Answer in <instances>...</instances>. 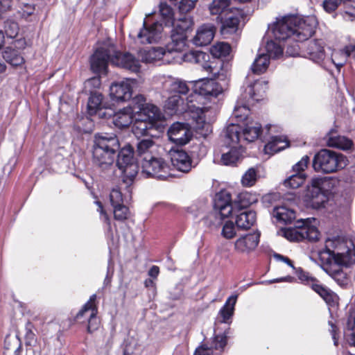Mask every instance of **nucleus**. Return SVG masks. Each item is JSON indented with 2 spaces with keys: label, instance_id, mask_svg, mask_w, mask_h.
<instances>
[{
  "label": "nucleus",
  "instance_id": "nucleus-14",
  "mask_svg": "<svg viewBox=\"0 0 355 355\" xmlns=\"http://www.w3.org/2000/svg\"><path fill=\"white\" fill-rule=\"evenodd\" d=\"M323 184V178H314L307 186L305 199L307 204L313 209L320 208L328 200L325 192L322 190Z\"/></svg>",
  "mask_w": 355,
  "mask_h": 355
},
{
  "label": "nucleus",
  "instance_id": "nucleus-52",
  "mask_svg": "<svg viewBox=\"0 0 355 355\" xmlns=\"http://www.w3.org/2000/svg\"><path fill=\"white\" fill-rule=\"evenodd\" d=\"M257 180V172L254 168H250L243 175L241 184L243 187H250L253 186Z\"/></svg>",
  "mask_w": 355,
  "mask_h": 355
},
{
  "label": "nucleus",
  "instance_id": "nucleus-11",
  "mask_svg": "<svg viewBox=\"0 0 355 355\" xmlns=\"http://www.w3.org/2000/svg\"><path fill=\"white\" fill-rule=\"evenodd\" d=\"M142 173L147 178L165 180L171 177L170 166L168 163L157 155L153 157L147 156V159L141 161Z\"/></svg>",
  "mask_w": 355,
  "mask_h": 355
},
{
  "label": "nucleus",
  "instance_id": "nucleus-4",
  "mask_svg": "<svg viewBox=\"0 0 355 355\" xmlns=\"http://www.w3.org/2000/svg\"><path fill=\"white\" fill-rule=\"evenodd\" d=\"M322 266L349 268L355 263V248L351 240L341 236L328 238L319 252Z\"/></svg>",
  "mask_w": 355,
  "mask_h": 355
},
{
  "label": "nucleus",
  "instance_id": "nucleus-5",
  "mask_svg": "<svg viewBox=\"0 0 355 355\" xmlns=\"http://www.w3.org/2000/svg\"><path fill=\"white\" fill-rule=\"evenodd\" d=\"M133 101L138 104L139 112L135 115L132 131L137 137L151 135L150 132L155 122L161 121L163 115L155 105L146 103L143 95H138Z\"/></svg>",
  "mask_w": 355,
  "mask_h": 355
},
{
  "label": "nucleus",
  "instance_id": "nucleus-54",
  "mask_svg": "<svg viewBox=\"0 0 355 355\" xmlns=\"http://www.w3.org/2000/svg\"><path fill=\"white\" fill-rule=\"evenodd\" d=\"M19 26L18 24L13 20L8 19L5 21L4 24V31L7 37L9 38H15L19 33Z\"/></svg>",
  "mask_w": 355,
  "mask_h": 355
},
{
  "label": "nucleus",
  "instance_id": "nucleus-18",
  "mask_svg": "<svg viewBox=\"0 0 355 355\" xmlns=\"http://www.w3.org/2000/svg\"><path fill=\"white\" fill-rule=\"evenodd\" d=\"M139 56L141 61L146 63L171 64L175 62L171 57L170 52L161 46L141 49L139 51Z\"/></svg>",
  "mask_w": 355,
  "mask_h": 355
},
{
  "label": "nucleus",
  "instance_id": "nucleus-37",
  "mask_svg": "<svg viewBox=\"0 0 355 355\" xmlns=\"http://www.w3.org/2000/svg\"><path fill=\"white\" fill-rule=\"evenodd\" d=\"M225 139L229 146L237 145L243 139L241 126L235 123L227 125L225 131Z\"/></svg>",
  "mask_w": 355,
  "mask_h": 355
},
{
  "label": "nucleus",
  "instance_id": "nucleus-38",
  "mask_svg": "<svg viewBox=\"0 0 355 355\" xmlns=\"http://www.w3.org/2000/svg\"><path fill=\"white\" fill-rule=\"evenodd\" d=\"M288 146V141L282 136L272 137L270 140L265 145L266 154L273 155Z\"/></svg>",
  "mask_w": 355,
  "mask_h": 355
},
{
  "label": "nucleus",
  "instance_id": "nucleus-36",
  "mask_svg": "<svg viewBox=\"0 0 355 355\" xmlns=\"http://www.w3.org/2000/svg\"><path fill=\"white\" fill-rule=\"evenodd\" d=\"M309 58L315 63H320L324 58L322 43L318 40H311L306 49Z\"/></svg>",
  "mask_w": 355,
  "mask_h": 355
},
{
  "label": "nucleus",
  "instance_id": "nucleus-59",
  "mask_svg": "<svg viewBox=\"0 0 355 355\" xmlns=\"http://www.w3.org/2000/svg\"><path fill=\"white\" fill-rule=\"evenodd\" d=\"M101 85L100 77L95 76L87 80L85 82V92H96L94 89L99 88Z\"/></svg>",
  "mask_w": 355,
  "mask_h": 355
},
{
  "label": "nucleus",
  "instance_id": "nucleus-35",
  "mask_svg": "<svg viewBox=\"0 0 355 355\" xmlns=\"http://www.w3.org/2000/svg\"><path fill=\"white\" fill-rule=\"evenodd\" d=\"M312 289L318 293L329 306L335 307L338 306L339 297L329 288L320 284H313Z\"/></svg>",
  "mask_w": 355,
  "mask_h": 355
},
{
  "label": "nucleus",
  "instance_id": "nucleus-28",
  "mask_svg": "<svg viewBox=\"0 0 355 355\" xmlns=\"http://www.w3.org/2000/svg\"><path fill=\"white\" fill-rule=\"evenodd\" d=\"M171 42L168 43L165 49L170 52L171 58L176 62L177 55L186 46L187 35L171 31Z\"/></svg>",
  "mask_w": 355,
  "mask_h": 355
},
{
  "label": "nucleus",
  "instance_id": "nucleus-43",
  "mask_svg": "<svg viewBox=\"0 0 355 355\" xmlns=\"http://www.w3.org/2000/svg\"><path fill=\"white\" fill-rule=\"evenodd\" d=\"M270 64V58L265 53H260L252 64L251 69L254 73L261 74L266 71Z\"/></svg>",
  "mask_w": 355,
  "mask_h": 355
},
{
  "label": "nucleus",
  "instance_id": "nucleus-9",
  "mask_svg": "<svg viewBox=\"0 0 355 355\" xmlns=\"http://www.w3.org/2000/svg\"><path fill=\"white\" fill-rule=\"evenodd\" d=\"M347 159L343 154L322 149L314 157L313 166L315 171L331 173L344 168L347 165Z\"/></svg>",
  "mask_w": 355,
  "mask_h": 355
},
{
  "label": "nucleus",
  "instance_id": "nucleus-42",
  "mask_svg": "<svg viewBox=\"0 0 355 355\" xmlns=\"http://www.w3.org/2000/svg\"><path fill=\"white\" fill-rule=\"evenodd\" d=\"M193 21L192 18L189 15H184L178 19H173V24L171 26L173 27L172 31L187 35L186 32L193 25Z\"/></svg>",
  "mask_w": 355,
  "mask_h": 355
},
{
  "label": "nucleus",
  "instance_id": "nucleus-29",
  "mask_svg": "<svg viewBox=\"0 0 355 355\" xmlns=\"http://www.w3.org/2000/svg\"><path fill=\"white\" fill-rule=\"evenodd\" d=\"M209 55L201 51H190L185 53L183 60L185 62L199 64L203 69L208 72H213L211 63L208 62Z\"/></svg>",
  "mask_w": 355,
  "mask_h": 355
},
{
  "label": "nucleus",
  "instance_id": "nucleus-33",
  "mask_svg": "<svg viewBox=\"0 0 355 355\" xmlns=\"http://www.w3.org/2000/svg\"><path fill=\"white\" fill-rule=\"evenodd\" d=\"M327 144L330 147L340 148L342 150H349L353 146V142L349 139L337 135L335 130H331L327 135Z\"/></svg>",
  "mask_w": 355,
  "mask_h": 355
},
{
  "label": "nucleus",
  "instance_id": "nucleus-58",
  "mask_svg": "<svg viewBox=\"0 0 355 355\" xmlns=\"http://www.w3.org/2000/svg\"><path fill=\"white\" fill-rule=\"evenodd\" d=\"M113 209L114 216L116 220L122 221L128 218L130 214L128 207L122 205L113 207Z\"/></svg>",
  "mask_w": 355,
  "mask_h": 355
},
{
  "label": "nucleus",
  "instance_id": "nucleus-10",
  "mask_svg": "<svg viewBox=\"0 0 355 355\" xmlns=\"http://www.w3.org/2000/svg\"><path fill=\"white\" fill-rule=\"evenodd\" d=\"M133 154L132 148L130 146H127L121 149L116 159V166L122 175L123 182L127 187L132 184L139 171Z\"/></svg>",
  "mask_w": 355,
  "mask_h": 355
},
{
  "label": "nucleus",
  "instance_id": "nucleus-62",
  "mask_svg": "<svg viewBox=\"0 0 355 355\" xmlns=\"http://www.w3.org/2000/svg\"><path fill=\"white\" fill-rule=\"evenodd\" d=\"M297 275L299 279L304 284L309 285L312 288L313 284H319L318 282L313 277L309 276V273L303 271L302 270H298L297 271Z\"/></svg>",
  "mask_w": 355,
  "mask_h": 355
},
{
  "label": "nucleus",
  "instance_id": "nucleus-31",
  "mask_svg": "<svg viewBox=\"0 0 355 355\" xmlns=\"http://www.w3.org/2000/svg\"><path fill=\"white\" fill-rule=\"evenodd\" d=\"M241 206L236 214V224L238 228L247 230L250 228L256 222V212L252 210L241 211Z\"/></svg>",
  "mask_w": 355,
  "mask_h": 355
},
{
  "label": "nucleus",
  "instance_id": "nucleus-63",
  "mask_svg": "<svg viewBox=\"0 0 355 355\" xmlns=\"http://www.w3.org/2000/svg\"><path fill=\"white\" fill-rule=\"evenodd\" d=\"M33 326L32 323L29 322L26 323L25 338L26 343L30 345L34 343L36 340L35 334L33 331Z\"/></svg>",
  "mask_w": 355,
  "mask_h": 355
},
{
  "label": "nucleus",
  "instance_id": "nucleus-8",
  "mask_svg": "<svg viewBox=\"0 0 355 355\" xmlns=\"http://www.w3.org/2000/svg\"><path fill=\"white\" fill-rule=\"evenodd\" d=\"M223 83H220L213 78H203L193 81V93L192 94H198L202 97L200 102L196 103L197 105L200 107H207L212 113H205L207 115V121L210 123V118L214 114V110L211 106L207 105L205 101L207 98L215 97L216 98L219 94H221L224 90V87L227 85L225 80H223Z\"/></svg>",
  "mask_w": 355,
  "mask_h": 355
},
{
  "label": "nucleus",
  "instance_id": "nucleus-32",
  "mask_svg": "<svg viewBox=\"0 0 355 355\" xmlns=\"http://www.w3.org/2000/svg\"><path fill=\"white\" fill-rule=\"evenodd\" d=\"M241 130L243 139L248 142H252L260 136L261 125L259 123L250 119L243 123Z\"/></svg>",
  "mask_w": 355,
  "mask_h": 355
},
{
  "label": "nucleus",
  "instance_id": "nucleus-55",
  "mask_svg": "<svg viewBox=\"0 0 355 355\" xmlns=\"http://www.w3.org/2000/svg\"><path fill=\"white\" fill-rule=\"evenodd\" d=\"M302 233V226L297 228H288L284 231V236L291 241H302L303 236Z\"/></svg>",
  "mask_w": 355,
  "mask_h": 355
},
{
  "label": "nucleus",
  "instance_id": "nucleus-39",
  "mask_svg": "<svg viewBox=\"0 0 355 355\" xmlns=\"http://www.w3.org/2000/svg\"><path fill=\"white\" fill-rule=\"evenodd\" d=\"M4 60L12 67H18L24 63V58L20 52L12 46H7L2 52Z\"/></svg>",
  "mask_w": 355,
  "mask_h": 355
},
{
  "label": "nucleus",
  "instance_id": "nucleus-51",
  "mask_svg": "<svg viewBox=\"0 0 355 355\" xmlns=\"http://www.w3.org/2000/svg\"><path fill=\"white\" fill-rule=\"evenodd\" d=\"M159 12L166 26H171L173 22V11L171 6L165 2L159 4Z\"/></svg>",
  "mask_w": 355,
  "mask_h": 355
},
{
  "label": "nucleus",
  "instance_id": "nucleus-30",
  "mask_svg": "<svg viewBox=\"0 0 355 355\" xmlns=\"http://www.w3.org/2000/svg\"><path fill=\"white\" fill-rule=\"evenodd\" d=\"M163 89L170 94L184 95L189 90V86L185 81L168 77L162 83Z\"/></svg>",
  "mask_w": 355,
  "mask_h": 355
},
{
  "label": "nucleus",
  "instance_id": "nucleus-12",
  "mask_svg": "<svg viewBox=\"0 0 355 355\" xmlns=\"http://www.w3.org/2000/svg\"><path fill=\"white\" fill-rule=\"evenodd\" d=\"M244 198L245 196H241L239 201L232 202L230 192L221 191L216 195L214 207L222 217H228L231 214L236 213L241 206L246 207L248 205L243 202Z\"/></svg>",
  "mask_w": 355,
  "mask_h": 355
},
{
  "label": "nucleus",
  "instance_id": "nucleus-25",
  "mask_svg": "<svg viewBox=\"0 0 355 355\" xmlns=\"http://www.w3.org/2000/svg\"><path fill=\"white\" fill-rule=\"evenodd\" d=\"M230 329L227 327L223 334H217L214 336L211 347H208L206 345L198 347L194 355H210L213 352V349L216 350H223L227 345V335L230 334Z\"/></svg>",
  "mask_w": 355,
  "mask_h": 355
},
{
  "label": "nucleus",
  "instance_id": "nucleus-50",
  "mask_svg": "<svg viewBox=\"0 0 355 355\" xmlns=\"http://www.w3.org/2000/svg\"><path fill=\"white\" fill-rule=\"evenodd\" d=\"M265 49V54H267L269 58H278L283 54V48L272 40L266 42Z\"/></svg>",
  "mask_w": 355,
  "mask_h": 355
},
{
  "label": "nucleus",
  "instance_id": "nucleus-64",
  "mask_svg": "<svg viewBox=\"0 0 355 355\" xmlns=\"http://www.w3.org/2000/svg\"><path fill=\"white\" fill-rule=\"evenodd\" d=\"M96 204L98 207L97 211H99L100 214L102 215V220L107 224V230L111 232L112 230H111L110 220L107 214L105 212L101 202L99 201H96Z\"/></svg>",
  "mask_w": 355,
  "mask_h": 355
},
{
  "label": "nucleus",
  "instance_id": "nucleus-20",
  "mask_svg": "<svg viewBox=\"0 0 355 355\" xmlns=\"http://www.w3.org/2000/svg\"><path fill=\"white\" fill-rule=\"evenodd\" d=\"M192 132L189 126L182 123H174L168 130L169 140L182 146L187 144L192 137Z\"/></svg>",
  "mask_w": 355,
  "mask_h": 355
},
{
  "label": "nucleus",
  "instance_id": "nucleus-53",
  "mask_svg": "<svg viewBox=\"0 0 355 355\" xmlns=\"http://www.w3.org/2000/svg\"><path fill=\"white\" fill-rule=\"evenodd\" d=\"M35 10V5L34 3L21 2L19 5L18 13L21 18L27 19L28 17L32 16Z\"/></svg>",
  "mask_w": 355,
  "mask_h": 355
},
{
  "label": "nucleus",
  "instance_id": "nucleus-1",
  "mask_svg": "<svg viewBox=\"0 0 355 355\" xmlns=\"http://www.w3.org/2000/svg\"><path fill=\"white\" fill-rule=\"evenodd\" d=\"M317 20L315 17L301 18L297 15H286L277 18L269 25L267 35L275 40H291L295 42L307 40L315 33Z\"/></svg>",
  "mask_w": 355,
  "mask_h": 355
},
{
  "label": "nucleus",
  "instance_id": "nucleus-40",
  "mask_svg": "<svg viewBox=\"0 0 355 355\" xmlns=\"http://www.w3.org/2000/svg\"><path fill=\"white\" fill-rule=\"evenodd\" d=\"M230 0H213L209 6L211 15H216L217 19L223 20V15L230 9Z\"/></svg>",
  "mask_w": 355,
  "mask_h": 355
},
{
  "label": "nucleus",
  "instance_id": "nucleus-27",
  "mask_svg": "<svg viewBox=\"0 0 355 355\" xmlns=\"http://www.w3.org/2000/svg\"><path fill=\"white\" fill-rule=\"evenodd\" d=\"M322 269L331 276L341 287L347 288L350 285L351 278L342 266H322Z\"/></svg>",
  "mask_w": 355,
  "mask_h": 355
},
{
  "label": "nucleus",
  "instance_id": "nucleus-7",
  "mask_svg": "<svg viewBox=\"0 0 355 355\" xmlns=\"http://www.w3.org/2000/svg\"><path fill=\"white\" fill-rule=\"evenodd\" d=\"M267 84L266 81H255L248 85L237 100L232 118L235 119L236 122L245 123L250 120L248 106L253 101H259L261 99L267 89Z\"/></svg>",
  "mask_w": 355,
  "mask_h": 355
},
{
  "label": "nucleus",
  "instance_id": "nucleus-48",
  "mask_svg": "<svg viewBox=\"0 0 355 355\" xmlns=\"http://www.w3.org/2000/svg\"><path fill=\"white\" fill-rule=\"evenodd\" d=\"M231 51V46L226 42H218L210 49V53L214 58H224L228 55Z\"/></svg>",
  "mask_w": 355,
  "mask_h": 355
},
{
  "label": "nucleus",
  "instance_id": "nucleus-44",
  "mask_svg": "<svg viewBox=\"0 0 355 355\" xmlns=\"http://www.w3.org/2000/svg\"><path fill=\"white\" fill-rule=\"evenodd\" d=\"M240 19L236 16H231L227 17L225 21H222L220 27L221 34L227 35L235 33L238 31Z\"/></svg>",
  "mask_w": 355,
  "mask_h": 355
},
{
  "label": "nucleus",
  "instance_id": "nucleus-41",
  "mask_svg": "<svg viewBox=\"0 0 355 355\" xmlns=\"http://www.w3.org/2000/svg\"><path fill=\"white\" fill-rule=\"evenodd\" d=\"M273 216L277 220L286 224L291 223L295 218V212L286 206H279L274 209Z\"/></svg>",
  "mask_w": 355,
  "mask_h": 355
},
{
  "label": "nucleus",
  "instance_id": "nucleus-3",
  "mask_svg": "<svg viewBox=\"0 0 355 355\" xmlns=\"http://www.w3.org/2000/svg\"><path fill=\"white\" fill-rule=\"evenodd\" d=\"M109 62L133 72H137L140 69L137 59L129 53L118 51L110 42L103 43L96 49L90 59L91 69L96 73L106 74Z\"/></svg>",
  "mask_w": 355,
  "mask_h": 355
},
{
  "label": "nucleus",
  "instance_id": "nucleus-17",
  "mask_svg": "<svg viewBox=\"0 0 355 355\" xmlns=\"http://www.w3.org/2000/svg\"><path fill=\"white\" fill-rule=\"evenodd\" d=\"M136 84V80L131 78H125L112 83L110 87L111 98L117 102L130 100L132 97L133 87Z\"/></svg>",
  "mask_w": 355,
  "mask_h": 355
},
{
  "label": "nucleus",
  "instance_id": "nucleus-16",
  "mask_svg": "<svg viewBox=\"0 0 355 355\" xmlns=\"http://www.w3.org/2000/svg\"><path fill=\"white\" fill-rule=\"evenodd\" d=\"M87 110L89 115H98L100 118L110 117L114 113L110 104L103 101V96L99 92L90 94L87 102Z\"/></svg>",
  "mask_w": 355,
  "mask_h": 355
},
{
  "label": "nucleus",
  "instance_id": "nucleus-24",
  "mask_svg": "<svg viewBox=\"0 0 355 355\" xmlns=\"http://www.w3.org/2000/svg\"><path fill=\"white\" fill-rule=\"evenodd\" d=\"M215 32L216 29L214 25L209 24H202L198 28L191 42L197 46H207L213 40Z\"/></svg>",
  "mask_w": 355,
  "mask_h": 355
},
{
  "label": "nucleus",
  "instance_id": "nucleus-13",
  "mask_svg": "<svg viewBox=\"0 0 355 355\" xmlns=\"http://www.w3.org/2000/svg\"><path fill=\"white\" fill-rule=\"evenodd\" d=\"M155 12L146 14L143 21V27L137 33V39L141 44H153L159 42L162 38L163 26L159 21L148 24L147 18Z\"/></svg>",
  "mask_w": 355,
  "mask_h": 355
},
{
  "label": "nucleus",
  "instance_id": "nucleus-22",
  "mask_svg": "<svg viewBox=\"0 0 355 355\" xmlns=\"http://www.w3.org/2000/svg\"><path fill=\"white\" fill-rule=\"evenodd\" d=\"M132 103L136 105L134 101ZM137 112H139L138 104L133 107L128 106L119 110L114 114H112L114 124L119 128L129 126V125L132 123Z\"/></svg>",
  "mask_w": 355,
  "mask_h": 355
},
{
  "label": "nucleus",
  "instance_id": "nucleus-26",
  "mask_svg": "<svg viewBox=\"0 0 355 355\" xmlns=\"http://www.w3.org/2000/svg\"><path fill=\"white\" fill-rule=\"evenodd\" d=\"M237 297V295H232L227 299L225 304L220 309L218 313V324L224 323L229 326L232 323Z\"/></svg>",
  "mask_w": 355,
  "mask_h": 355
},
{
  "label": "nucleus",
  "instance_id": "nucleus-47",
  "mask_svg": "<svg viewBox=\"0 0 355 355\" xmlns=\"http://www.w3.org/2000/svg\"><path fill=\"white\" fill-rule=\"evenodd\" d=\"M241 156L239 149L232 146L231 149L221 156V162L225 166H233L239 161Z\"/></svg>",
  "mask_w": 355,
  "mask_h": 355
},
{
  "label": "nucleus",
  "instance_id": "nucleus-2",
  "mask_svg": "<svg viewBox=\"0 0 355 355\" xmlns=\"http://www.w3.org/2000/svg\"><path fill=\"white\" fill-rule=\"evenodd\" d=\"M202 97L198 94H190L186 102L180 95L171 94L164 103L165 111L170 115L189 112L193 122V128L199 135L206 137L212 132V127L207 121L205 113H212L207 107H200L196 103L200 102Z\"/></svg>",
  "mask_w": 355,
  "mask_h": 355
},
{
  "label": "nucleus",
  "instance_id": "nucleus-60",
  "mask_svg": "<svg viewBox=\"0 0 355 355\" xmlns=\"http://www.w3.org/2000/svg\"><path fill=\"white\" fill-rule=\"evenodd\" d=\"M340 5L341 0H324L322 2L324 10L329 14L334 12Z\"/></svg>",
  "mask_w": 355,
  "mask_h": 355
},
{
  "label": "nucleus",
  "instance_id": "nucleus-6",
  "mask_svg": "<svg viewBox=\"0 0 355 355\" xmlns=\"http://www.w3.org/2000/svg\"><path fill=\"white\" fill-rule=\"evenodd\" d=\"M120 144L114 134H101L95 136L93 146V160L95 164L105 169L114 162Z\"/></svg>",
  "mask_w": 355,
  "mask_h": 355
},
{
  "label": "nucleus",
  "instance_id": "nucleus-56",
  "mask_svg": "<svg viewBox=\"0 0 355 355\" xmlns=\"http://www.w3.org/2000/svg\"><path fill=\"white\" fill-rule=\"evenodd\" d=\"M110 200L113 207L123 205L121 191L118 188H113L110 193Z\"/></svg>",
  "mask_w": 355,
  "mask_h": 355
},
{
  "label": "nucleus",
  "instance_id": "nucleus-34",
  "mask_svg": "<svg viewBox=\"0 0 355 355\" xmlns=\"http://www.w3.org/2000/svg\"><path fill=\"white\" fill-rule=\"evenodd\" d=\"M157 145L151 139H144L137 144V153L142 160L147 159V156L153 157L157 155Z\"/></svg>",
  "mask_w": 355,
  "mask_h": 355
},
{
  "label": "nucleus",
  "instance_id": "nucleus-19",
  "mask_svg": "<svg viewBox=\"0 0 355 355\" xmlns=\"http://www.w3.org/2000/svg\"><path fill=\"white\" fill-rule=\"evenodd\" d=\"M309 162V156L304 155L296 164L293 166V174L291 175L284 180V184L285 187L291 189H297L304 183L306 178L304 171L307 167Z\"/></svg>",
  "mask_w": 355,
  "mask_h": 355
},
{
  "label": "nucleus",
  "instance_id": "nucleus-23",
  "mask_svg": "<svg viewBox=\"0 0 355 355\" xmlns=\"http://www.w3.org/2000/svg\"><path fill=\"white\" fill-rule=\"evenodd\" d=\"M169 153L171 163L178 171L188 173L191 169V159L185 151L180 149H172Z\"/></svg>",
  "mask_w": 355,
  "mask_h": 355
},
{
  "label": "nucleus",
  "instance_id": "nucleus-45",
  "mask_svg": "<svg viewBox=\"0 0 355 355\" xmlns=\"http://www.w3.org/2000/svg\"><path fill=\"white\" fill-rule=\"evenodd\" d=\"M142 346L134 337L128 338L124 342L123 355H141Z\"/></svg>",
  "mask_w": 355,
  "mask_h": 355
},
{
  "label": "nucleus",
  "instance_id": "nucleus-21",
  "mask_svg": "<svg viewBox=\"0 0 355 355\" xmlns=\"http://www.w3.org/2000/svg\"><path fill=\"white\" fill-rule=\"evenodd\" d=\"M259 239L260 234L258 232L243 235L235 241L234 249L239 253L248 254L257 247Z\"/></svg>",
  "mask_w": 355,
  "mask_h": 355
},
{
  "label": "nucleus",
  "instance_id": "nucleus-61",
  "mask_svg": "<svg viewBox=\"0 0 355 355\" xmlns=\"http://www.w3.org/2000/svg\"><path fill=\"white\" fill-rule=\"evenodd\" d=\"M198 0H180L178 9L181 13H187L193 10Z\"/></svg>",
  "mask_w": 355,
  "mask_h": 355
},
{
  "label": "nucleus",
  "instance_id": "nucleus-46",
  "mask_svg": "<svg viewBox=\"0 0 355 355\" xmlns=\"http://www.w3.org/2000/svg\"><path fill=\"white\" fill-rule=\"evenodd\" d=\"M310 218L303 220L302 221V234L303 236V240L307 239L310 241H316L318 240L320 233L318 229L313 225H309L308 221Z\"/></svg>",
  "mask_w": 355,
  "mask_h": 355
},
{
  "label": "nucleus",
  "instance_id": "nucleus-49",
  "mask_svg": "<svg viewBox=\"0 0 355 355\" xmlns=\"http://www.w3.org/2000/svg\"><path fill=\"white\" fill-rule=\"evenodd\" d=\"M338 53H335L333 55L332 60L335 63V66L338 69H339L341 67L344 65L345 63L347 58L350 57L355 60V45H349L346 46L343 51H340V54L343 56L342 60L340 62H336V58Z\"/></svg>",
  "mask_w": 355,
  "mask_h": 355
},
{
  "label": "nucleus",
  "instance_id": "nucleus-15",
  "mask_svg": "<svg viewBox=\"0 0 355 355\" xmlns=\"http://www.w3.org/2000/svg\"><path fill=\"white\" fill-rule=\"evenodd\" d=\"M96 295L90 296L88 302L83 306L76 315V319L80 320L85 318L87 320V330L88 333H93L99 327L100 322L97 318L98 309L95 304Z\"/></svg>",
  "mask_w": 355,
  "mask_h": 355
},
{
  "label": "nucleus",
  "instance_id": "nucleus-57",
  "mask_svg": "<svg viewBox=\"0 0 355 355\" xmlns=\"http://www.w3.org/2000/svg\"><path fill=\"white\" fill-rule=\"evenodd\" d=\"M236 234V227L234 223L230 220L226 221L222 229V236L227 239H231L235 236Z\"/></svg>",
  "mask_w": 355,
  "mask_h": 355
}]
</instances>
